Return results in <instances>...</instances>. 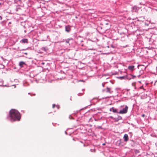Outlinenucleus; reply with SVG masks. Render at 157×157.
Wrapping results in <instances>:
<instances>
[{"label": "nucleus", "mask_w": 157, "mask_h": 157, "mask_svg": "<svg viewBox=\"0 0 157 157\" xmlns=\"http://www.w3.org/2000/svg\"><path fill=\"white\" fill-rule=\"evenodd\" d=\"M10 117L13 121H19L21 118V115L17 110L12 109L10 111Z\"/></svg>", "instance_id": "obj_1"}, {"label": "nucleus", "mask_w": 157, "mask_h": 157, "mask_svg": "<svg viewBox=\"0 0 157 157\" xmlns=\"http://www.w3.org/2000/svg\"><path fill=\"white\" fill-rule=\"evenodd\" d=\"M128 108V107L126 106L125 108H123L122 110H120L119 113L121 114L126 113L127 112Z\"/></svg>", "instance_id": "obj_2"}, {"label": "nucleus", "mask_w": 157, "mask_h": 157, "mask_svg": "<svg viewBox=\"0 0 157 157\" xmlns=\"http://www.w3.org/2000/svg\"><path fill=\"white\" fill-rule=\"evenodd\" d=\"M19 65L21 67H23V65H26V64L25 62L23 61H21L19 63Z\"/></svg>", "instance_id": "obj_3"}, {"label": "nucleus", "mask_w": 157, "mask_h": 157, "mask_svg": "<svg viewBox=\"0 0 157 157\" xmlns=\"http://www.w3.org/2000/svg\"><path fill=\"white\" fill-rule=\"evenodd\" d=\"M124 141H127L128 140V135L126 134H125L124 135Z\"/></svg>", "instance_id": "obj_4"}, {"label": "nucleus", "mask_w": 157, "mask_h": 157, "mask_svg": "<svg viewBox=\"0 0 157 157\" xmlns=\"http://www.w3.org/2000/svg\"><path fill=\"white\" fill-rule=\"evenodd\" d=\"M134 67H135L134 66H130L128 67V68L129 70L133 71L134 70Z\"/></svg>", "instance_id": "obj_5"}, {"label": "nucleus", "mask_w": 157, "mask_h": 157, "mask_svg": "<svg viewBox=\"0 0 157 157\" xmlns=\"http://www.w3.org/2000/svg\"><path fill=\"white\" fill-rule=\"evenodd\" d=\"M110 111H112L113 113H117V110L116 109H114V108L113 107L110 109Z\"/></svg>", "instance_id": "obj_6"}, {"label": "nucleus", "mask_w": 157, "mask_h": 157, "mask_svg": "<svg viewBox=\"0 0 157 157\" xmlns=\"http://www.w3.org/2000/svg\"><path fill=\"white\" fill-rule=\"evenodd\" d=\"M106 90H106L107 92H108L109 93H111L113 92L112 91H111V88H109L108 87H107Z\"/></svg>", "instance_id": "obj_7"}, {"label": "nucleus", "mask_w": 157, "mask_h": 157, "mask_svg": "<svg viewBox=\"0 0 157 157\" xmlns=\"http://www.w3.org/2000/svg\"><path fill=\"white\" fill-rule=\"evenodd\" d=\"M21 42L23 43H28V40L26 39H23L21 40Z\"/></svg>", "instance_id": "obj_8"}, {"label": "nucleus", "mask_w": 157, "mask_h": 157, "mask_svg": "<svg viewBox=\"0 0 157 157\" xmlns=\"http://www.w3.org/2000/svg\"><path fill=\"white\" fill-rule=\"evenodd\" d=\"M65 29L66 31L67 32H69L70 30V28L69 27L66 26Z\"/></svg>", "instance_id": "obj_9"}, {"label": "nucleus", "mask_w": 157, "mask_h": 157, "mask_svg": "<svg viewBox=\"0 0 157 157\" xmlns=\"http://www.w3.org/2000/svg\"><path fill=\"white\" fill-rule=\"evenodd\" d=\"M41 49L42 50H43L44 51H46L47 50V49H46V48L45 47L42 48Z\"/></svg>", "instance_id": "obj_10"}, {"label": "nucleus", "mask_w": 157, "mask_h": 157, "mask_svg": "<svg viewBox=\"0 0 157 157\" xmlns=\"http://www.w3.org/2000/svg\"><path fill=\"white\" fill-rule=\"evenodd\" d=\"M124 76H121V77H119V78H120V79H124Z\"/></svg>", "instance_id": "obj_11"}, {"label": "nucleus", "mask_w": 157, "mask_h": 157, "mask_svg": "<svg viewBox=\"0 0 157 157\" xmlns=\"http://www.w3.org/2000/svg\"><path fill=\"white\" fill-rule=\"evenodd\" d=\"M132 78H133V79L134 78H135L136 77L135 76L133 75H132Z\"/></svg>", "instance_id": "obj_12"}, {"label": "nucleus", "mask_w": 157, "mask_h": 157, "mask_svg": "<svg viewBox=\"0 0 157 157\" xmlns=\"http://www.w3.org/2000/svg\"><path fill=\"white\" fill-rule=\"evenodd\" d=\"M69 40H66V42L67 43H68L69 42Z\"/></svg>", "instance_id": "obj_13"}, {"label": "nucleus", "mask_w": 157, "mask_h": 157, "mask_svg": "<svg viewBox=\"0 0 157 157\" xmlns=\"http://www.w3.org/2000/svg\"><path fill=\"white\" fill-rule=\"evenodd\" d=\"M55 104H53L52 105V107L54 108L55 107Z\"/></svg>", "instance_id": "obj_14"}, {"label": "nucleus", "mask_w": 157, "mask_h": 157, "mask_svg": "<svg viewBox=\"0 0 157 157\" xmlns=\"http://www.w3.org/2000/svg\"><path fill=\"white\" fill-rule=\"evenodd\" d=\"M145 116V115H144V114H143V115H142V117H144Z\"/></svg>", "instance_id": "obj_15"}, {"label": "nucleus", "mask_w": 157, "mask_h": 157, "mask_svg": "<svg viewBox=\"0 0 157 157\" xmlns=\"http://www.w3.org/2000/svg\"><path fill=\"white\" fill-rule=\"evenodd\" d=\"M0 19H1V20H2V17L1 16H0Z\"/></svg>", "instance_id": "obj_16"}, {"label": "nucleus", "mask_w": 157, "mask_h": 157, "mask_svg": "<svg viewBox=\"0 0 157 157\" xmlns=\"http://www.w3.org/2000/svg\"><path fill=\"white\" fill-rule=\"evenodd\" d=\"M105 145V144H103V145Z\"/></svg>", "instance_id": "obj_17"}, {"label": "nucleus", "mask_w": 157, "mask_h": 157, "mask_svg": "<svg viewBox=\"0 0 157 157\" xmlns=\"http://www.w3.org/2000/svg\"><path fill=\"white\" fill-rule=\"evenodd\" d=\"M106 25H108V23H106Z\"/></svg>", "instance_id": "obj_18"}, {"label": "nucleus", "mask_w": 157, "mask_h": 157, "mask_svg": "<svg viewBox=\"0 0 157 157\" xmlns=\"http://www.w3.org/2000/svg\"><path fill=\"white\" fill-rule=\"evenodd\" d=\"M132 85H134L133 83H132Z\"/></svg>", "instance_id": "obj_19"}, {"label": "nucleus", "mask_w": 157, "mask_h": 157, "mask_svg": "<svg viewBox=\"0 0 157 157\" xmlns=\"http://www.w3.org/2000/svg\"><path fill=\"white\" fill-rule=\"evenodd\" d=\"M132 85H134L133 83H132Z\"/></svg>", "instance_id": "obj_20"}]
</instances>
